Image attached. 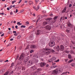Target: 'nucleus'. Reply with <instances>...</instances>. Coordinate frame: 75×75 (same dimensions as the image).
Segmentation results:
<instances>
[{
  "mask_svg": "<svg viewBox=\"0 0 75 75\" xmlns=\"http://www.w3.org/2000/svg\"><path fill=\"white\" fill-rule=\"evenodd\" d=\"M25 58V56L23 54H21L18 60L20 61H17V65H19L23 62V61L24 60Z\"/></svg>",
  "mask_w": 75,
  "mask_h": 75,
  "instance_id": "1",
  "label": "nucleus"
},
{
  "mask_svg": "<svg viewBox=\"0 0 75 75\" xmlns=\"http://www.w3.org/2000/svg\"><path fill=\"white\" fill-rule=\"evenodd\" d=\"M44 51H45V53L47 55H48V54H50V52L53 53L55 52V50H51L50 49L47 48L46 49H45L44 50Z\"/></svg>",
  "mask_w": 75,
  "mask_h": 75,
  "instance_id": "2",
  "label": "nucleus"
},
{
  "mask_svg": "<svg viewBox=\"0 0 75 75\" xmlns=\"http://www.w3.org/2000/svg\"><path fill=\"white\" fill-rule=\"evenodd\" d=\"M51 18H47L46 19V20L48 21H44L42 23V25L44 26V25H46L47 24H48V22H50V21L51 20Z\"/></svg>",
  "mask_w": 75,
  "mask_h": 75,
  "instance_id": "3",
  "label": "nucleus"
},
{
  "mask_svg": "<svg viewBox=\"0 0 75 75\" xmlns=\"http://www.w3.org/2000/svg\"><path fill=\"white\" fill-rule=\"evenodd\" d=\"M33 64V60H29L27 62V66L28 67H29L32 65Z\"/></svg>",
  "mask_w": 75,
  "mask_h": 75,
  "instance_id": "4",
  "label": "nucleus"
},
{
  "mask_svg": "<svg viewBox=\"0 0 75 75\" xmlns=\"http://www.w3.org/2000/svg\"><path fill=\"white\" fill-rule=\"evenodd\" d=\"M53 49H54V50H55L58 52L59 51V50H60V49L59 48V45H58L57 46H54L53 47Z\"/></svg>",
  "mask_w": 75,
  "mask_h": 75,
  "instance_id": "5",
  "label": "nucleus"
},
{
  "mask_svg": "<svg viewBox=\"0 0 75 75\" xmlns=\"http://www.w3.org/2000/svg\"><path fill=\"white\" fill-rule=\"evenodd\" d=\"M45 28L46 30H51V27L50 26V25H49L45 26Z\"/></svg>",
  "mask_w": 75,
  "mask_h": 75,
  "instance_id": "6",
  "label": "nucleus"
},
{
  "mask_svg": "<svg viewBox=\"0 0 75 75\" xmlns=\"http://www.w3.org/2000/svg\"><path fill=\"white\" fill-rule=\"evenodd\" d=\"M55 45V42H51V44H49V46L50 47H54Z\"/></svg>",
  "mask_w": 75,
  "mask_h": 75,
  "instance_id": "7",
  "label": "nucleus"
},
{
  "mask_svg": "<svg viewBox=\"0 0 75 75\" xmlns=\"http://www.w3.org/2000/svg\"><path fill=\"white\" fill-rule=\"evenodd\" d=\"M58 18V17L57 16H55L53 18V20L51 22H52L53 23H55L57 21V19Z\"/></svg>",
  "mask_w": 75,
  "mask_h": 75,
  "instance_id": "8",
  "label": "nucleus"
},
{
  "mask_svg": "<svg viewBox=\"0 0 75 75\" xmlns=\"http://www.w3.org/2000/svg\"><path fill=\"white\" fill-rule=\"evenodd\" d=\"M37 33L36 34L37 35H40V34H42V30H37Z\"/></svg>",
  "mask_w": 75,
  "mask_h": 75,
  "instance_id": "9",
  "label": "nucleus"
},
{
  "mask_svg": "<svg viewBox=\"0 0 75 75\" xmlns=\"http://www.w3.org/2000/svg\"><path fill=\"white\" fill-rule=\"evenodd\" d=\"M40 66L41 67H44L46 65V63L45 62H41L40 64Z\"/></svg>",
  "mask_w": 75,
  "mask_h": 75,
  "instance_id": "10",
  "label": "nucleus"
},
{
  "mask_svg": "<svg viewBox=\"0 0 75 75\" xmlns=\"http://www.w3.org/2000/svg\"><path fill=\"white\" fill-rule=\"evenodd\" d=\"M60 50L63 51L64 50V45H61L60 46Z\"/></svg>",
  "mask_w": 75,
  "mask_h": 75,
  "instance_id": "11",
  "label": "nucleus"
},
{
  "mask_svg": "<svg viewBox=\"0 0 75 75\" xmlns=\"http://www.w3.org/2000/svg\"><path fill=\"white\" fill-rule=\"evenodd\" d=\"M67 26L70 28H72L73 26L72 24L70 23V22H68L67 23Z\"/></svg>",
  "mask_w": 75,
  "mask_h": 75,
  "instance_id": "12",
  "label": "nucleus"
},
{
  "mask_svg": "<svg viewBox=\"0 0 75 75\" xmlns=\"http://www.w3.org/2000/svg\"><path fill=\"white\" fill-rule=\"evenodd\" d=\"M53 74H56L57 75L58 74V69H56L55 70H54L53 71L52 73Z\"/></svg>",
  "mask_w": 75,
  "mask_h": 75,
  "instance_id": "13",
  "label": "nucleus"
},
{
  "mask_svg": "<svg viewBox=\"0 0 75 75\" xmlns=\"http://www.w3.org/2000/svg\"><path fill=\"white\" fill-rule=\"evenodd\" d=\"M30 47L32 49H35V48H37V46L36 45H33L30 46Z\"/></svg>",
  "mask_w": 75,
  "mask_h": 75,
  "instance_id": "14",
  "label": "nucleus"
},
{
  "mask_svg": "<svg viewBox=\"0 0 75 75\" xmlns=\"http://www.w3.org/2000/svg\"><path fill=\"white\" fill-rule=\"evenodd\" d=\"M66 11H67V7L66 6L64 8L63 10L62 11V13H65V12H66Z\"/></svg>",
  "mask_w": 75,
  "mask_h": 75,
  "instance_id": "15",
  "label": "nucleus"
},
{
  "mask_svg": "<svg viewBox=\"0 0 75 75\" xmlns=\"http://www.w3.org/2000/svg\"><path fill=\"white\" fill-rule=\"evenodd\" d=\"M33 8L36 11H38V9L40 8V7L39 6H38L37 8H36L35 7V6H34Z\"/></svg>",
  "mask_w": 75,
  "mask_h": 75,
  "instance_id": "16",
  "label": "nucleus"
},
{
  "mask_svg": "<svg viewBox=\"0 0 75 75\" xmlns=\"http://www.w3.org/2000/svg\"><path fill=\"white\" fill-rule=\"evenodd\" d=\"M29 3L30 4V5H31V4H33V2L32 1H30L29 2Z\"/></svg>",
  "mask_w": 75,
  "mask_h": 75,
  "instance_id": "17",
  "label": "nucleus"
},
{
  "mask_svg": "<svg viewBox=\"0 0 75 75\" xmlns=\"http://www.w3.org/2000/svg\"><path fill=\"white\" fill-rule=\"evenodd\" d=\"M73 61H74V59L70 60L68 61V63L70 64V63H71V62H72Z\"/></svg>",
  "mask_w": 75,
  "mask_h": 75,
  "instance_id": "18",
  "label": "nucleus"
},
{
  "mask_svg": "<svg viewBox=\"0 0 75 75\" xmlns=\"http://www.w3.org/2000/svg\"><path fill=\"white\" fill-rule=\"evenodd\" d=\"M61 72H62V71H61L60 70H57V72L58 74H59V73H61Z\"/></svg>",
  "mask_w": 75,
  "mask_h": 75,
  "instance_id": "19",
  "label": "nucleus"
},
{
  "mask_svg": "<svg viewBox=\"0 0 75 75\" xmlns=\"http://www.w3.org/2000/svg\"><path fill=\"white\" fill-rule=\"evenodd\" d=\"M68 57L69 59H71V55L70 54H69L68 55Z\"/></svg>",
  "mask_w": 75,
  "mask_h": 75,
  "instance_id": "20",
  "label": "nucleus"
},
{
  "mask_svg": "<svg viewBox=\"0 0 75 75\" xmlns=\"http://www.w3.org/2000/svg\"><path fill=\"white\" fill-rule=\"evenodd\" d=\"M37 70L38 71V72H39V71H42V69H41L39 68L37 69Z\"/></svg>",
  "mask_w": 75,
  "mask_h": 75,
  "instance_id": "21",
  "label": "nucleus"
},
{
  "mask_svg": "<svg viewBox=\"0 0 75 75\" xmlns=\"http://www.w3.org/2000/svg\"><path fill=\"white\" fill-rule=\"evenodd\" d=\"M52 61H54V60H55L56 59V58L55 57H53L52 58Z\"/></svg>",
  "mask_w": 75,
  "mask_h": 75,
  "instance_id": "22",
  "label": "nucleus"
},
{
  "mask_svg": "<svg viewBox=\"0 0 75 75\" xmlns=\"http://www.w3.org/2000/svg\"><path fill=\"white\" fill-rule=\"evenodd\" d=\"M18 58H19V56L18 55L16 57V59H15V60L17 61L18 59Z\"/></svg>",
  "mask_w": 75,
  "mask_h": 75,
  "instance_id": "23",
  "label": "nucleus"
},
{
  "mask_svg": "<svg viewBox=\"0 0 75 75\" xmlns=\"http://www.w3.org/2000/svg\"><path fill=\"white\" fill-rule=\"evenodd\" d=\"M52 59H50L48 61L49 62H52Z\"/></svg>",
  "mask_w": 75,
  "mask_h": 75,
  "instance_id": "24",
  "label": "nucleus"
},
{
  "mask_svg": "<svg viewBox=\"0 0 75 75\" xmlns=\"http://www.w3.org/2000/svg\"><path fill=\"white\" fill-rule=\"evenodd\" d=\"M21 36L20 35L18 36V37H17V39H20V38H21Z\"/></svg>",
  "mask_w": 75,
  "mask_h": 75,
  "instance_id": "25",
  "label": "nucleus"
},
{
  "mask_svg": "<svg viewBox=\"0 0 75 75\" xmlns=\"http://www.w3.org/2000/svg\"><path fill=\"white\" fill-rule=\"evenodd\" d=\"M16 1H12V4H14V3H16Z\"/></svg>",
  "mask_w": 75,
  "mask_h": 75,
  "instance_id": "26",
  "label": "nucleus"
},
{
  "mask_svg": "<svg viewBox=\"0 0 75 75\" xmlns=\"http://www.w3.org/2000/svg\"><path fill=\"white\" fill-rule=\"evenodd\" d=\"M60 35H61L62 37H64V35L62 33H60Z\"/></svg>",
  "mask_w": 75,
  "mask_h": 75,
  "instance_id": "27",
  "label": "nucleus"
},
{
  "mask_svg": "<svg viewBox=\"0 0 75 75\" xmlns=\"http://www.w3.org/2000/svg\"><path fill=\"white\" fill-rule=\"evenodd\" d=\"M21 27H22V28H25V26L24 25H22Z\"/></svg>",
  "mask_w": 75,
  "mask_h": 75,
  "instance_id": "28",
  "label": "nucleus"
},
{
  "mask_svg": "<svg viewBox=\"0 0 75 75\" xmlns=\"http://www.w3.org/2000/svg\"><path fill=\"white\" fill-rule=\"evenodd\" d=\"M33 52H34V50H30V53H33Z\"/></svg>",
  "mask_w": 75,
  "mask_h": 75,
  "instance_id": "29",
  "label": "nucleus"
},
{
  "mask_svg": "<svg viewBox=\"0 0 75 75\" xmlns=\"http://www.w3.org/2000/svg\"><path fill=\"white\" fill-rule=\"evenodd\" d=\"M71 65L72 66V67H74V66L75 65V64L72 63L71 64Z\"/></svg>",
  "mask_w": 75,
  "mask_h": 75,
  "instance_id": "30",
  "label": "nucleus"
},
{
  "mask_svg": "<svg viewBox=\"0 0 75 75\" xmlns=\"http://www.w3.org/2000/svg\"><path fill=\"white\" fill-rule=\"evenodd\" d=\"M14 63H12L11 64V67H13V65H14Z\"/></svg>",
  "mask_w": 75,
  "mask_h": 75,
  "instance_id": "31",
  "label": "nucleus"
},
{
  "mask_svg": "<svg viewBox=\"0 0 75 75\" xmlns=\"http://www.w3.org/2000/svg\"><path fill=\"white\" fill-rule=\"evenodd\" d=\"M33 28V26H31L28 28L29 29H31V28Z\"/></svg>",
  "mask_w": 75,
  "mask_h": 75,
  "instance_id": "32",
  "label": "nucleus"
},
{
  "mask_svg": "<svg viewBox=\"0 0 75 75\" xmlns=\"http://www.w3.org/2000/svg\"><path fill=\"white\" fill-rule=\"evenodd\" d=\"M22 70H24V71H25V67H23L22 68Z\"/></svg>",
  "mask_w": 75,
  "mask_h": 75,
  "instance_id": "33",
  "label": "nucleus"
},
{
  "mask_svg": "<svg viewBox=\"0 0 75 75\" xmlns=\"http://www.w3.org/2000/svg\"><path fill=\"white\" fill-rule=\"evenodd\" d=\"M64 61H65V62H67V61H68V59H65Z\"/></svg>",
  "mask_w": 75,
  "mask_h": 75,
  "instance_id": "34",
  "label": "nucleus"
},
{
  "mask_svg": "<svg viewBox=\"0 0 75 75\" xmlns=\"http://www.w3.org/2000/svg\"><path fill=\"white\" fill-rule=\"evenodd\" d=\"M57 67V66L54 65V66H53V67L54 68H56V67Z\"/></svg>",
  "mask_w": 75,
  "mask_h": 75,
  "instance_id": "35",
  "label": "nucleus"
},
{
  "mask_svg": "<svg viewBox=\"0 0 75 75\" xmlns=\"http://www.w3.org/2000/svg\"><path fill=\"white\" fill-rule=\"evenodd\" d=\"M13 7V5H11L10 6V7H9V8L11 9V8Z\"/></svg>",
  "mask_w": 75,
  "mask_h": 75,
  "instance_id": "36",
  "label": "nucleus"
},
{
  "mask_svg": "<svg viewBox=\"0 0 75 75\" xmlns=\"http://www.w3.org/2000/svg\"><path fill=\"white\" fill-rule=\"evenodd\" d=\"M65 52L67 54H69V52L68 51L66 50L65 51Z\"/></svg>",
  "mask_w": 75,
  "mask_h": 75,
  "instance_id": "37",
  "label": "nucleus"
},
{
  "mask_svg": "<svg viewBox=\"0 0 75 75\" xmlns=\"http://www.w3.org/2000/svg\"><path fill=\"white\" fill-rule=\"evenodd\" d=\"M66 31L67 32V33H69V31H70V30L67 29L66 30Z\"/></svg>",
  "mask_w": 75,
  "mask_h": 75,
  "instance_id": "38",
  "label": "nucleus"
},
{
  "mask_svg": "<svg viewBox=\"0 0 75 75\" xmlns=\"http://www.w3.org/2000/svg\"><path fill=\"white\" fill-rule=\"evenodd\" d=\"M72 6V4H70L69 5V7H71Z\"/></svg>",
  "mask_w": 75,
  "mask_h": 75,
  "instance_id": "39",
  "label": "nucleus"
},
{
  "mask_svg": "<svg viewBox=\"0 0 75 75\" xmlns=\"http://www.w3.org/2000/svg\"><path fill=\"white\" fill-rule=\"evenodd\" d=\"M17 35H18L17 33H15L14 34V35H15V36H17Z\"/></svg>",
  "mask_w": 75,
  "mask_h": 75,
  "instance_id": "40",
  "label": "nucleus"
},
{
  "mask_svg": "<svg viewBox=\"0 0 75 75\" xmlns=\"http://www.w3.org/2000/svg\"><path fill=\"white\" fill-rule=\"evenodd\" d=\"M59 61V59H58L55 62H58Z\"/></svg>",
  "mask_w": 75,
  "mask_h": 75,
  "instance_id": "41",
  "label": "nucleus"
},
{
  "mask_svg": "<svg viewBox=\"0 0 75 75\" xmlns=\"http://www.w3.org/2000/svg\"><path fill=\"white\" fill-rule=\"evenodd\" d=\"M25 23L26 24H29V22L28 21H27L25 22Z\"/></svg>",
  "mask_w": 75,
  "mask_h": 75,
  "instance_id": "42",
  "label": "nucleus"
},
{
  "mask_svg": "<svg viewBox=\"0 0 75 75\" xmlns=\"http://www.w3.org/2000/svg\"><path fill=\"white\" fill-rule=\"evenodd\" d=\"M4 33H3V34H2L1 35V37H3V36H4Z\"/></svg>",
  "mask_w": 75,
  "mask_h": 75,
  "instance_id": "43",
  "label": "nucleus"
},
{
  "mask_svg": "<svg viewBox=\"0 0 75 75\" xmlns=\"http://www.w3.org/2000/svg\"><path fill=\"white\" fill-rule=\"evenodd\" d=\"M15 28H16V29H18V26L16 25L15 26Z\"/></svg>",
  "mask_w": 75,
  "mask_h": 75,
  "instance_id": "44",
  "label": "nucleus"
},
{
  "mask_svg": "<svg viewBox=\"0 0 75 75\" xmlns=\"http://www.w3.org/2000/svg\"><path fill=\"white\" fill-rule=\"evenodd\" d=\"M21 1H22V0H20L18 2V4H20L21 2Z\"/></svg>",
  "mask_w": 75,
  "mask_h": 75,
  "instance_id": "45",
  "label": "nucleus"
},
{
  "mask_svg": "<svg viewBox=\"0 0 75 75\" xmlns=\"http://www.w3.org/2000/svg\"><path fill=\"white\" fill-rule=\"evenodd\" d=\"M10 14H11V15H13V12H12V11H11V12L10 13Z\"/></svg>",
  "mask_w": 75,
  "mask_h": 75,
  "instance_id": "46",
  "label": "nucleus"
},
{
  "mask_svg": "<svg viewBox=\"0 0 75 75\" xmlns=\"http://www.w3.org/2000/svg\"><path fill=\"white\" fill-rule=\"evenodd\" d=\"M13 73H14V71H13L10 72L11 74H13Z\"/></svg>",
  "mask_w": 75,
  "mask_h": 75,
  "instance_id": "47",
  "label": "nucleus"
},
{
  "mask_svg": "<svg viewBox=\"0 0 75 75\" xmlns=\"http://www.w3.org/2000/svg\"><path fill=\"white\" fill-rule=\"evenodd\" d=\"M71 42H72V44L73 45H75V43H74V42H73V41H71Z\"/></svg>",
  "mask_w": 75,
  "mask_h": 75,
  "instance_id": "48",
  "label": "nucleus"
},
{
  "mask_svg": "<svg viewBox=\"0 0 75 75\" xmlns=\"http://www.w3.org/2000/svg\"><path fill=\"white\" fill-rule=\"evenodd\" d=\"M40 20V18H39L38 19V20L36 21V23H38V22L39 20Z\"/></svg>",
  "mask_w": 75,
  "mask_h": 75,
  "instance_id": "49",
  "label": "nucleus"
},
{
  "mask_svg": "<svg viewBox=\"0 0 75 75\" xmlns=\"http://www.w3.org/2000/svg\"><path fill=\"white\" fill-rule=\"evenodd\" d=\"M62 20V17H61L60 18V21H61V20Z\"/></svg>",
  "mask_w": 75,
  "mask_h": 75,
  "instance_id": "50",
  "label": "nucleus"
},
{
  "mask_svg": "<svg viewBox=\"0 0 75 75\" xmlns=\"http://www.w3.org/2000/svg\"><path fill=\"white\" fill-rule=\"evenodd\" d=\"M17 33V32L16 31H13V33Z\"/></svg>",
  "mask_w": 75,
  "mask_h": 75,
  "instance_id": "51",
  "label": "nucleus"
},
{
  "mask_svg": "<svg viewBox=\"0 0 75 75\" xmlns=\"http://www.w3.org/2000/svg\"><path fill=\"white\" fill-rule=\"evenodd\" d=\"M24 4H23L21 6V7H23V6H24Z\"/></svg>",
  "mask_w": 75,
  "mask_h": 75,
  "instance_id": "52",
  "label": "nucleus"
},
{
  "mask_svg": "<svg viewBox=\"0 0 75 75\" xmlns=\"http://www.w3.org/2000/svg\"><path fill=\"white\" fill-rule=\"evenodd\" d=\"M21 13H23L24 12V10H21Z\"/></svg>",
  "mask_w": 75,
  "mask_h": 75,
  "instance_id": "53",
  "label": "nucleus"
},
{
  "mask_svg": "<svg viewBox=\"0 0 75 75\" xmlns=\"http://www.w3.org/2000/svg\"><path fill=\"white\" fill-rule=\"evenodd\" d=\"M35 1L36 3H38V0H35Z\"/></svg>",
  "mask_w": 75,
  "mask_h": 75,
  "instance_id": "54",
  "label": "nucleus"
},
{
  "mask_svg": "<svg viewBox=\"0 0 75 75\" xmlns=\"http://www.w3.org/2000/svg\"><path fill=\"white\" fill-rule=\"evenodd\" d=\"M8 74V73L6 72V74H4V75H7Z\"/></svg>",
  "mask_w": 75,
  "mask_h": 75,
  "instance_id": "55",
  "label": "nucleus"
},
{
  "mask_svg": "<svg viewBox=\"0 0 75 75\" xmlns=\"http://www.w3.org/2000/svg\"><path fill=\"white\" fill-rule=\"evenodd\" d=\"M20 22H18L17 23V24L18 25H19V24H20Z\"/></svg>",
  "mask_w": 75,
  "mask_h": 75,
  "instance_id": "56",
  "label": "nucleus"
},
{
  "mask_svg": "<svg viewBox=\"0 0 75 75\" xmlns=\"http://www.w3.org/2000/svg\"><path fill=\"white\" fill-rule=\"evenodd\" d=\"M49 65L48 64H47L46 65V67H48Z\"/></svg>",
  "mask_w": 75,
  "mask_h": 75,
  "instance_id": "57",
  "label": "nucleus"
},
{
  "mask_svg": "<svg viewBox=\"0 0 75 75\" xmlns=\"http://www.w3.org/2000/svg\"><path fill=\"white\" fill-rule=\"evenodd\" d=\"M53 14L52 13H51L50 14V16H52Z\"/></svg>",
  "mask_w": 75,
  "mask_h": 75,
  "instance_id": "58",
  "label": "nucleus"
},
{
  "mask_svg": "<svg viewBox=\"0 0 75 75\" xmlns=\"http://www.w3.org/2000/svg\"><path fill=\"white\" fill-rule=\"evenodd\" d=\"M36 21H37L36 20H33V22H36Z\"/></svg>",
  "mask_w": 75,
  "mask_h": 75,
  "instance_id": "59",
  "label": "nucleus"
},
{
  "mask_svg": "<svg viewBox=\"0 0 75 75\" xmlns=\"http://www.w3.org/2000/svg\"><path fill=\"white\" fill-rule=\"evenodd\" d=\"M17 12H18V9H16V12L17 13Z\"/></svg>",
  "mask_w": 75,
  "mask_h": 75,
  "instance_id": "60",
  "label": "nucleus"
},
{
  "mask_svg": "<svg viewBox=\"0 0 75 75\" xmlns=\"http://www.w3.org/2000/svg\"><path fill=\"white\" fill-rule=\"evenodd\" d=\"M0 14H2V15H4V13H1Z\"/></svg>",
  "mask_w": 75,
  "mask_h": 75,
  "instance_id": "61",
  "label": "nucleus"
},
{
  "mask_svg": "<svg viewBox=\"0 0 75 75\" xmlns=\"http://www.w3.org/2000/svg\"><path fill=\"white\" fill-rule=\"evenodd\" d=\"M13 38H11L10 40V41H13Z\"/></svg>",
  "mask_w": 75,
  "mask_h": 75,
  "instance_id": "62",
  "label": "nucleus"
},
{
  "mask_svg": "<svg viewBox=\"0 0 75 75\" xmlns=\"http://www.w3.org/2000/svg\"><path fill=\"white\" fill-rule=\"evenodd\" d=\"M29 48L28 47V46H27L26 48V49L27 50V49H28Z\"/></svg>",
  "mask_w": 75,
  "mask_h": 75,
  "instance_id": "63",
  "label": "nucleus"
},
{
  "mask_svg": "<svg viewBox=\"0 0 75 75\" xmlns=\"http://www.w3.org/2000/svg\"><path fill=\"white\" fill-rule=\"evenodd\" d=\"M7 10H10V9L9 8H7Z\"/></svg>",
  "mask_w": 75,
  "mask_h": 75,
  "instance_id": "64",
  "label": "nucleus"
}]
</instances>
